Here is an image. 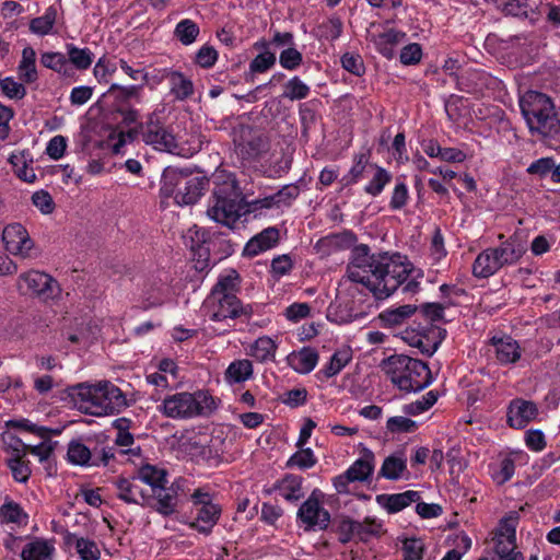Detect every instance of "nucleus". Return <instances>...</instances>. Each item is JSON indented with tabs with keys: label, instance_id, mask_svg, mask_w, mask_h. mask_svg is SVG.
I'll use <instances>...</instances> for the list:
<instances>
[{
	"label": "nucleus",
	"instance_id": "f257e3e1",
	"mask_svg": "<svg viewBox=\"0 0 560 560\" xmlns=\"http://www.w3.org/2000/svg\"><path fill=\"white\" fill-rule=\"evenodd\" d=\"M411 269L399 254H370L365 244L354 246L347 268L350 281L363 284L375 299L390 296L409 277Z\"/></svg>",
	"mask_w": 560,
	"mask_h": 560
},
{
	"label": "nucleus",
	"instance_id": "f03ea898",
	"mask_svg": "<svg viewBox=\"0 0 560 560\" xmlns=\"http://www.w3.org/2000/svg\"><path fill=\"white\" fill-rule=\"evenodd\" d=\"M67 393L81 412L95 417L118 413L127 406L124 393L108 381L97 385H72L67 388Z\"/></svg>",
	"mask_w": 560,
	"mask_h": 560
},
{
	"label": "nucleus",
	"instance_id": "7ed1b4c3",
	"mask_svg": "<svg viewBox=\"0 0 560 560\" xmlns=\"http://www.w3.org/2000/svg\"><path fill=\"white\" fill-rule=\"evenodd\" d=\"M520 108L532 135L555 138L560 133V118L547 94L527 91L520 98Z\"/></svg>",
	"mask_w": 560,
	"mask_h": 560
},
{
	"label": "nucleus",
	"instance_id": "20e7f679",
	"mask_svg": "<svg viewBox=\"0 0 560 560\" xmlns=\"http://www.w3.org/2000/svg\"><path fill=\"white\" fill-rule=\"evenodd\" d=\"M207 214L213 221L233 228L245 215V197L235 179H226L212 190V201Z\"/></svg>",
	"mask_w": 560,
	"mask_h": 560
},
{
	"label": "nucleus",
	"instance_id": "39448f33",
	"mask_svg": "<svg viewBox=\"0 0 560 560\" xmlns=\"http://www.w3.org/2000/svg\"><path fill=\"white\" fill-rule=\"evenodd\" d=\"M138 478L150 486L151 494L147 499L149 506L164 515H170L175 511V492L173 489L165 487L167 480L164 469L147 464L139 469Z\"/></svg>",
	"mask_w": 560,
	"mask_h": 560
},
{
	"label": "nucleus",
	"instance_id": "423d86ee",
	"mask_svg": "<svg viewBox=\"0 0 560 560\" xmlns=\"http://www.w3.org/2000/svg\"><path fill=\"white\" fill-rule=\"evenodd\" d=\"M478 560H525L517 549L516 527H493L485 539Z\"/></svg>",
	"mask_w": 560,
	"mask_h": 560
},
{
	"label": "nucleus",
	"instance_id": "0eeeda50",
	"mask_svg": "<svg viewBox=\"0 0 560 560\" xmlns=\"http://www.w3.org/2000/svg\"><path fill=\"white\" fill-rule=\"evenodd\" d=\"M140 127L143 129V141L153 145L154 149L173 154L179 149L176 137L160 121L154 113L149 116L145 125L141 124Z\"/></svg>",
	"mask_w": 560,
	"mask_h": 560
},
{
	"label": "nucleus",
	"instance_id": "6e6552de",
	"mask_svg": "<svg viewBox=\"0 0 560 560\" xmlns=\"http://www.w3.org/2000/svg\"><path fill=\"white\" fill-rule=\"evenodd\" d=\"M237 151L243 160H256L269 150V138L248 125L238 128Z\"/></svg>",
	"mask_w": 560,
	"mask_h": 560
},
{
	"label": "nucleus",
	"instance_id": "1a4fd4ad",
	"mask_svg": "<svg viewBox=\"0 0 560 560\" xmlns=\"http://www.w3.org/2000/svg\"><path fill=\"white\" fill-rule=\"evenodd\" d=\"M26 288L27 292L36 294L42 300L57 298L60 292L59 283L49 275L40 271H28L19 277V289Z\"/></svg>",
	"mask_w": 560,
	"mask_h": 560
},
{
	"label": "nucleus",
	"instance_id": "9d476101",
	"mask_svg": "<svg viewBox=\"0 0 560 560\" xmlns=\"http://www.w3.org/2000/svg\"><path fill=\"white\" fill-rule=\"evenodd\" d=\"M325 494L319 489H314L299 511L298 516L305 525H327L330 522L329 512L323 506Z\"/></svg>",
	"mask_w": 560,
	"mask_h": 560
},
{
	"label": "nucleus",
	"instance_id": "9b49d317",
	"mask_svg": "<svg viewBox=\"0 0 560 560\" xmlns=\"http://www.w3.org/2000/svg\"><path fill=\"white\" fill-rule=\"evenodd\" d=\"M2 241L9 253L23 258L30 257V252L34 247L27 230L21 223L8 224L3 229Z\"/></svg>",
	"mask_w": 560,
	"mask_h": 560
},
{
	"label": "nucleus",
	"instance_id": "f8f14e48",
	"mask_svg": "<svg viewBox=\"0 0 560 560\" xmlns=\"http://www.w3.org/2000/svg\"><path fill=\"white\" fill-rule=\"evenodd\" d=\"M432 382L431 371L425 362L415 359L409 364L404 376L398 378V388L407 393L419 392L429 386Z\"/></svg>",
	"mask_w": 560,
	"mask_h": 560
},
{
	"label": "nucleus",
	"instance_id": "ddd939ff",
	"mask_svg": "<svg viewBox=\"0 0 560 560\" xmlns=\"http://www.w3.org/2000/svg\"><path fill=\"white\" fill-rule=\"evenodd\" d=\"M163 413L168 418H191L197 416L195 396L190 393H177L163 401Z\"/></svg>",
	"mask_w": 560,
	"mask_h": 560
},
{
	"label": "nucleus",
	"instance_id": "4468645a",
	"mask_svg": "<svg viewBox=\"0 0 560 560\" xmlns=\"http://www.w3.org/2000/svg\"><path fill=\"white\" fill-rule=\"evenodd\" d=\"M538 415L535 402L514 399L511 401L508 410V423L511 428L523 429Z\"/></svg>",
	"mask_w": 560,
	"mask_h": 560
},
{
	"label": "nucleus",
	"instance_id": "2eb2a0df",
	"mask_svg": "<svg viewBox=\"0 0 560 560\" xmlns=\"http://www.w3.org/2000/svg\"><path fill=\"white\" fill-rule=\"evenodd\" d=\"M209 186V179L206 176H191L189 172L187 179L183 182L182 187L175 195L178 205H194L202 196Z\"/></svg>",
	"mask_w": 560,
	"mask_h": 560
},
{
	"label": "nucleus",
	"instance_id": "dca6fc26",
	"mask_svg": "<svg viewBox=\"0 0 560 560\" xmlns=\"http://www.w3.org/2000/svg\"><path fill=\"white\" fill-rule=\"evenodd\" d=\"M191 500L197 510V520L203 523L215 524L221 515V506L213 502L209 492L197 489L191 494Z\"/></svg>",
	"mask_w": 560,
	"mask_h": 560
},
{
	"label": "nucleus",
	"instance_id": "f3484780",
	"mask_svg": "<svg viewBox=\"0 0 560 560\" xmlns=\"http://www.w3.org/2000/svg\"><path fill=\"white\" fill-rule=\"evenodd\" d=\"M280 240V232L277 228H267L252 237L244 247L243 255L254 257L258 254L275 247Z\"/></svg>",
	"mask_w": 560,
	"mask_h": 560
},
{
	"label": "nucleus",
	"instance_id": "a211bd4d",
	"mask_svg": "<svg viewBox=\"0 0 560 560\" xmlns=\"http://www.w3.org/2000/svg\"><path fill=\"white\" fill-rule=\"evenodd\" d=\"M500 268L516 264L525 254V246L516 237H509L498 247H492Z\"/></svg>",
	"mask_w": 560,
	"mask_h": 560
},
{
	"label": "nucleus",
	"instance_id": "6ab92c4d",
	"mask_svg": "<svg viewBox=\"0 0 560 560\" xmlns=\"http://www.w3.org/2000/svg\"><path fill=\"white\" fill-rule=\"evenodd\" d=\"M218 301V310L212 314V320L236 318L242 314H248L252 311L249 306L244 307L241 301L233 293H225L219 298Z\"/></svg>",
	"mask_w": 560,
	"mask_h": 560
},
{
	"label": "nucleus",
	"instance_id": "aec40b11",
	"mask_svg": "<svg viewBox=\"0 0 560 560\" xmlns=\"http://www.w3.org/2000/svg\"><path fill=\"white\" fill-rule=\"evenodd\" d=\"M302 482L303 478L301 476L289 474L276 482L271 488L267 489L266 492L271 494L272 492L278 491L283 499L294 502L302 499L304 495Z\"/></svg>",
	"mask_w": 560,
	"mask_h": 560
},
{
	"label": "nucleus",
	"instance_id": "412c9836",
	"mask_svg": "<svg viewBox=\"0 0 560 560\" xmlns=\"http://www.w3.org/2000/svg\"><path fill=\"white\" fill-rule=\"evenodd\" d=\"M376 500L389 513H397L411 503L418 502L420 500V493L418 491L408 490L402 493L377 495Z\"/></svg>",
	"mask_w": 560,
	"mask_h": 560
},
{
	"label": "nucleus",
	"instance_id": "4be33fe9",
	"mask_svg": "<svg viewBox=\"0 0 560 560\" xmlns=\"http://www.w3.org/2000/svg\"><path fill=\"white\" fill-rule=\"evenodd\" d=\"M162 77L171 83V94H173L176 100L184 101L194 94L191 80L186 78L182 72L165 70Z\"/></svg>",
	"mask_w": 560,
	"mask_h": 560
},
{
	"label": "nucleus",
	"instance_id": "5701e85b",
	"mask_svg": "<svg viewBox=\"0 0 560 560\" xmlns=\"http://www.w3.org/2000/svg\"><path fill=\"white\" fill-rule=\"evenodd\" d=\"M500 268L497 256L489 247L482 250L475 259L472 264V275L477 278L486 279L494 275Z\"/></svg>",
	"mask_w": 560,
	"mask_h": 560
},
{
	"label": "nucleus",
	"instance_id": "b1692460",
	"mask_svg": "<svg viewBox=\"0 0 560 560\" xmlns=\"http://www.w3.org/2000/svg\"><path fill=\"white\" fill-rule=\"evenodd\" d=\"M142 85L121 86L112 84L107 91V95L114 100V110L116 107L131 106V102H140V91Z\"/></svg>",
	"mask_w": 560,
	"mask_h": 560
},
{
	"label": "nucleus",
	"instance_id": "393cba45",
	"mask_svg": "<svg viewBox=\"0 0 560 560\" xmlns=\"http://www.w3.org/2000/svg\"><path fill=\"white\" fill-rule=\"evenodd\" d=\"M415 359L404 355V354H394L381 362V368L385 371L387 375L390 376V381L398 387V378L404 376V373L407 371L409 364L413 362Z\"/></svg>",
	"mask_w": 560,
	"mask_h": 560
},
{
	"label": "nucleus",
	"instance_id": "a878e982",
	"mask_svg": "<svg viewBox=\"0 0 560 560\" xmlns=\"http://www.w3.org/2000/svg\"><path fill=\"white\" fill-rule=\"evenodd\" d=\"M288 359L296 372L307 374L316 366L318 353L311 347H304L298 353L290 354Z\"/></svg>",
	"mask_w": 560,
	"mask_h": 560
},
{
	"label": "nucleus",
	"instance_id": "bb28decb",
	"mask_svg": "<svg viewBox=\"0 0 560 560\" xmlns=\"http://www.w3.org/2000/svg\"><path fill=\"white\" fill-rule=\"evenodd\" d=\"M188 173V170H177L173 167L165 168L162 174L161 192L165 197H171L174 194L176 195L182 187L183 182L187 179Z\"/></svg>",
	"mask_w": 560,
	"mask_h": 560
},
{
	"label": "nucleus",
	"instance_id": "cd10ccee",
	"mask_svg": "<svg viewBox=\"0 0 560 560\" xmlns=\"http://www.w3.org/2000/svg\"><path fill=\"white\" fill-rule=\"evenodd\" d=\"M338 539L342 544H347L354 539L368 541L369 537H380L386 533L384 527H337Z\"/></svg>",
	"mask_w": 560,
	"mask_h": 560
},
{
	"label": "nucleus",
	"instance_id": "c85d7f7f",
	"mask_svg": "<svg viewBox=\"0 0 560 560\" xmlns=\"http://www.w3.org/2000/svg\"><path fill=\"white\" fill-rule=\"evenodd\" d=\"M492 342L495 346L497 359L504 364L514 363L521 358V351L518 343L512 338L495 339L492 338Z\"/></svg>",
	"mask_w": 560,
	"mask_h": 560
},
{
	"label": "nucleus",
	"instance_id": "c756f323",
	"mask_svg": "<svg viewBox=\"0 0 560 560\" xmlns=\"http://www.w3.org/2000/svg\"><path fill=\"white\" fill-rule=\"evenodd\" d=\"M55 547L46 540L36 539L26 544L21 552L22 560H50Z\"/></svg>",
	"mask_w": 560,
	"mask_h": 560
},
{
	"label": "nucleus",
	"instance_id": "7c9ffc66",
	"mask_svg": "<svg viewBox=\"0 0 560 560\" xmlns=\"http://www.w3.org/2000/svg\"><path fill=\"white\" fill-rule=\"evenodd\" d=\"M253 374V364L249 360H236L232 362L225 371L228 383H241L248 380Z\"/></svg>",
	"mask_w": 560,
	"mask_h": 560
},
{
	"label": "nucleus",
	"instance_id": "2f4dec72",
	"mask_svg": "<svg viewBox=\"0 0 560 560\" xmlns=\"http://www.w3.org/2000/svg\"><path fill=\"white\" fill-rule=\"evenodd\" d=\"M373 459V453L371 451H366L364 457L355 460L347 470L348 475L351 476L354 481L366 480L374 468Z\"/></svg>",
	"mask_w": 560,
	"mask_h": 560
},
{
	"label": "nucleus",
	"instance_id": "473e14b6",
	"mask_svg": "<svg viewBox=\"0 0 560 560\" xmlns=\"http://www.w3.org/2000/svg\"><path fill=\"white\" fill-rule=\"evenodd\" d=\"M116 486L118 489V498L124 500L127 503H139V499H142L147 502L148 495H144L142 490L139 487L131 482L129 479L119 478L116 481Z\"/></svg>",
	"mask_w": 560,
	"mask_h": 560
},
{
	"label": "nucleus",
	"instance_id": "72a5a7b5",
	"mask_svg": "<svg viewBox=\"0 0 560 560\" xmlns=\"http://www.w3.org/2000/svg\"><path fill=\"white\" fill-rule=\"evenodd\" d=\"M417 311L415 305H401L394 310H387L380 314V319L388 327H395L404 323Z\"/></svg>",
	"mask_w": 560,
	"mask_h": 560
},
{
	"label": "nucleus",
	"instance_id": "f704fd0d",
	"mask_svg": "<svg viewBox=\"0 0 560 560\" xmlns=\"http://www.w3.org/2000/svg\"><path fill=\"white\" fill-rule=\"evenodd\" d=\"M40 62L44 67L63 75L70 77L72 74V67L61 52H44L40 57Z\"/></svg>",
	"mask_w": 560,
	"mask_h": 560
},
{
	"label": "nucleus",
	"instance_id": "c9c22d12",
	"mask_svg": "<svg viewBox=\"0 0 560 560\" xmlns=\"http://www.w3.org/2000/svg\"><path fill=\"white\" fill-rule=\"evenodd\" d=\"M0 522L21 524L27 522V514L23 511L21 505L12 500H7L0 506Z\"/></svg>",
	"mask_w": 560,
	"mask_h": 560
},
{
	"label": "nucleus",
	"instance_id": "e433bc0d",
	"mask_svg": "<svg viewBox=\"0 0 560 560\" xmlns=\"http://www.w3.org/2000/svg\"><path fill=\"white\" fill-rule=\"evenodd\" d=\"M35 60V50L32 47H25L22 51V60L20 62L19 69L21 77L26 83H32L37 79Z\"/></svg>",
	"mask_w": 560,
	"mask_h": 560
},
{
	"label": "nucleus",
	"instance_id": "4c0bfd02",
	"mask_svg": "<svg viewBox=\"0 0 560 560\" xmlns=\"http://www.w3.org/2000/svg\"><path fill=\"white\" fill-rule=\"evenodd\" d=\"M69 65L79 70H86L92 65L93 54L88 48H78L72 44L67 45Z\"/></svg>",
	"mask_w": 560,
	"mask_h": 560
},
{
	"label": "nucleus",
	"instance_id": "58836bf2",
	"mask_svg": "<svg viewBox=\"0 0 560 560\" xmlns=\"http://www.w3.org/2000/svg\"><path fill=\"white\" fill-rule=\"evenodd\" d=\"M352 359L351 351L343 349L336 351L330 358L329 363L322 370L326 378L337 375Z\"/></svg>",
	"mask_w": 560,
	"mask_h": 560
},
{
	"label": "nucleus",
	"instance_id": "ea45409f",
	"mask_svg": "<svg viewBox=\"0 0 560 560\" xmlns=\"http://www.w3.org/2000/svg\"><path fill=\"white\" fill-rule=\"evenodd\" d=\"M397 539L401 542L404 560H421L424 552L422 539L416 537H398Z\"/></svg>",
	"mask_w": 560,
	"mask_h": 560
},
{
	"label": "nucleus",
	"instance_id": "a19ab883",
	"mask_svg": "<svg viewBox=\"0 0 560 560\" xmlns=\"http://www.w3.org/2000/svg\"><path fill=\"white\" fill-rule=\"evenodd\" d=\"M56 16L57 10L49 7L43 16L35 18L30 22V30L38 35H47L56 22Z\"/></svg>",
	"mask_w": 560,
	"mask_h": 560
},
{
	"label": "nucleus",
	"instance_id": "79ce46f5",
	"mask_svg": "<svg viewBox=\"0 0 560 560\" xmlns=\"http://www.w3.org/2000/svg\"><path fill=\"white\" fill-rule=\"evenodd\" d=\"M277 345L267 336L258 338L252 347V355L260 362H265L275 357Z\"/></svg>",
	"mask_w": 560,
	"mask_h": 560
},
{
	"label": "nucleus",
	"instance_id": "37998d69",
	"mask_svg": "<svg viewBox=\"0 0 560 560\" xmlns=\"http://www.w3.org/2000/svg\"><path fill=\"white\" fill-rule=\"evenodd\" d=\"M199 32V26L194 21L185 19L176 25L174 34L183 45L187 46L196 40Z\"/></svg>",
	"mask_w": 560,
	"mask_h": 560
},
{
	"label": "nucleus",
	"instance_id": "c03bdc74",
	"mask_svg": "<svg viewBox=\"0 0 560 560\" xmlns=\"http://www.w3.org/2000/svg\"><path fill=\"white\" fill-rule=\"evenodd\" d=\"M406 468V460L392 455L385 458L380 470V476L389 480H397Z\"/></svg>",
	"mask_w": 560,
	"mask_h": 560
},
{
	"label": "nucleus",
	"instance_id": "a18cd8bd",
	"mask_svg": "<svg viewBox=\"0 0 560 560\" xmlns=\"http://www.w3.org/2000/svg\"><path fill=\"white\" fill-rule=\"evenodd\" d=\"M68 459L75 465H90L93 458V451L89 450L84 444L72 441L68 447Z\"/></svg>",
	"mask_w": 560,
	"mask_h": 560
},
{
	"label": "nucleus",
	"instance_id": "49530a36",
	"mask_svg": "<svg viewBox=\"0 0 560 560\" xmlns=\"http://www.w3.org/2000/svg\"><path fill=\"white\" fill-rule=\"evenodd\" d=\"M375 170L374 176L372 180L366 185L365 191L372 196H377L382 192L385 185L388 184L392 179V175L380 166L370 165Z\"/></svg>",
	"mask_w": 560,
	"mask_h": 560
},
{
	"label": "nucleus",
	"instance_id": "de8ad7c7",
	"mask_svg": "<svg viewBox=\"0 0 560 560\" xmlns=\"http://www.w3.org/2000/svg\"><path fill=\"white\" fill-rule=\"evenodd\" d=\"M282 96L291 101L303 100L310 93V88L301 81L299 77H294L285 83Z\"/></svg>",
	"mask_w": 560,
	"mask_h": 560
},
{
	"label": "nucleus",
	"instance_id": "09e8293b",
	"mask_svg": "<svg viewBox=\"0 0 560 560\" xmlns=\"http://www.w3.org/2000/svg\"><path fill=\"white\" fill-rule=\"evenodd\" d=\"M25 455L18 454L8 459V466L12 471L13 478L19 482H26L31 475L28 463L23 459Z\"/></svg>",
	"mask_w": 560,
	"mask_h": 560
},
{
	"label": "nucleus",
	"instance_id": "8fccbe9b",
	"mask_svg": "<svg viewBox=\"0 0 560 560\" xmlns=\"http://www.w3.org/2000/svg\"><path fill=\"white\" fill-rule=\"evenodd\" d=\"M295 452L287 462V467L311 468L316 464V458L311 448H302Z\"/></svg>",
	"mask_w": 560,
	"mask_h": 560
},
{
	"label": "nucleus",
	"instance_id": "3c124183",
	"mask_svg": "<svg viewBox=\"0 0 560 560\" xmlns=\"http://www.w3.org/2000/svg\"><path fill=\"white\" fill-rule=\"evenodd\" d=\"M7 425L8 427H13V428H20V429H23V430H25L27 432L35 433V434H37L38 436H40L43 439H48L49 433L58 435L61 432V430H59V429H49V428H46V427H38L36 424L31 423L26 419L11 420V421H9L7 423Z\"/></svg>",
	"mask_w": 560,
	"mask_h": 560
},
{
	"label": "nucleus",
	"instance_id": "603ef678",
	"mask_svg": "<svg viewBox=\"0 0 560 560\" xmlns=\"http://www.w3.org/2000/svg\"><path fill=\"white\" fill-rule=\"evenodd\" d=\"M446 542L452 547L451 551L458 552L460 558L471 548V538L462 532L450 534L446 537Z\"/></svg>",
	"mask_w": 560,
	"mask_h": 560
},
{
	"label": "nucleus",
	"instance_id": "864d4df0",
	"mask_svg": "<svg viewBox=\"0 0 560 560\" xmlns=\"http://www.w3.org/2000/svg\"><path fill=\"white\" fill-rule=\"evenodd\" d=\"M75 549L82 560L100 559V550L94 541L84 538H78L75 542Z\"/></svg>",
	"mask_w": 560,
	"mask_h": 560
},
{
	"label": "nucleus",
	"instance_id": "5fc2aeb1",
	"mask_svg": "<svg viewBox=\"0 0 560 560\" xmlns=\"http://www.w3.org/2000/svg\"><path fill=\"white\" fill-rule=\"evenodd\" d=\"M276 63V55L271 51H264L257 55L249 65V69L254 73H262Z\"/></svg>",
	"mask_w": 560,
	"mask_h": 560
},
{
	"label": "nucleus",
	"instance_id": "6e6d98bb",
	"mask_svg": "<svg viewBox=\"0 0 560 560\" xmlns=\"http://www.w3.org/2000/svg\"><path fill=\"white\" fill-rule=\"evenodd\" d=\"M386 428L392 433L413 432L417 423L409 418L392 417L387 420Z\"/></svg>",
	"mask_w": 560,
	"mask_h": 560
},
{
	"label": "nucleus",
	"instance_id": "4d7b16f0",
	"mask_svg": "<svg viewBox=\"0 0 560 560\" xmlns=\"http://www.w3.org/2000/svg\"><path fill=\"white\" fill-rule=\"evenodd\" d=\"M302 54L293 47H288L287 49L282 50L279 57L280 65L288 70L296 69L302 63Z\"/></svg>",
	"mask_w": 560,
	"mask_h": 560
},
{
	"label": "nucleus",
	"instance_id": "13d9d810",
	"mask_svg": "<svg viewBox=\"0 0 560 560\" xmlns=\"http://www.w3.org/2000/svg\"><path fill=\"white\" fill-rule=\"evenodd\" d=\"M318 30L322 37L335 40L341 35L342 22L339 18H331L327 22L322 23Z\"/></svg>",
	"mask_w": 560,
	"mask_h": 560
},
{
	"label": "nucleus",
	"instance_id": "bf43d9fd",
	"mask_svg": "<svg viewBox=\"0 0 560 560\" xmlns=\"http://www.w3.org/2000/svg\"><path fill=\"white\" fill-rule=\"evenodd\" d=\"M33 205L44 214H50L55 210V202L50 194L46 190H38L32 196Z\"/></svg>",
	"mask_w": 560,
	"mask_h": 560
},
{
	"label": "nucleus",
	"instance_id": "052dcab7",
	"mask_svg": "<svg viewBox=\"0 0 560 560\" xmlns=\"http://www.w3.org/2000/svg\"><path fill=\"white\" fill-rule=\"evenodd\" d=\"M300 195V187L296 184L283 186L279 191L272 195L276 201V207L281 205H290L292 200Z\"/></svg>",
	"mask_w": 560,
	"mask_h": 560
},
{
	"label": "nucleus",
	"instance_id": "680f3d73",
	"mask_svg": "<svg viewBox=\"0 0 560 560\" xmlns=\"http://www.w3.org/2000/svg\"><path fill=\"white\" fill-rule=\"evenodd\" d=\"M218 59V52L214 47L205 45L202 46L195 56V62L201 68L212 67Z\"/></svg>",
	"mask_w": 560,
	"mask_h": 560
},
{
	"label": "nucleus",
	"instance_id": "e2e57ef3",
	"mask_svg": "<svg viewBox=\"0 0 560 560\" xmlns=\"http://www.w3.org/2000/svg\"><path fill=\"white\" fill-rule=\"evenodd\" d=\"M2 92L10 98L21 100L26 94L23 84L15 82L12 78H5L0 81Z\"/></svg>",
	"mask_w": 560,
	"mask_h": 560
},
{
	"label": "nucleus",
	"instance_id": "0e129e2a",
	"mask_svg": "<svg viewBox=\"0 0 560 560\" xmlns=\"http://www.w3.org/2000/svg\"><path fill=\"white\" fill-rule=\"evenodd\" d=\"M555 167V160L552 158H541L535 162H533L527 167V173L530 175H537L540 178L547 176L551 173Z\"/></svg>",
	"mask_w": 560,
	"mask_h": 560
},
{
	"label": "nucleus",
	"instance_id": "69168bd1",
	"mask_svg": "<svg viewBox=\"0 0 560 560\" xmlns=\"http://www.w3.org/2000/svg\"><path fill=\"white\" fill-rule=\"evenodd\" d=\"M422 49L417 43L405 46L400 51V61L404 65H416L421 60Z\"/></svg>",
	"mask_w": 560,
	"mask_h": 560
},
{
	"label": "nucleus",
	"instance_id": "338daca9",
	"mask_svg": "<svg viewBox=\"0 0 560 560\" xmlns=\"http://www.w3.org/2000/svg\"><path fill=\"white\" fill-rule=\"evenodd\" d=\"M341 63L343 69L354 75H361L364 72L363 60L360 56H353L347 52L341 57Z\"/></svg>",
	"mask_w": 560,
	"mask_h": 560
},
{
	"label": "nucleus",
	"instance_id": "774afa93",
	"mask_svg": "<svg viewBox=\"0 0 560 560\" xmlns=\"http://www.w3.org/2000/svg\"><path fill=\"white\" fill-rule=\"evenodd\" d=\"M368 166V160L364 154L358 156L357 163L352 166L349 174L342 178L345 185L357 183L358 179L363 175Z\"/></svg>",
	"mask_w": 560,
	"mask_h": 560
}]
</instances>
